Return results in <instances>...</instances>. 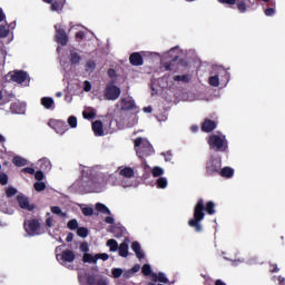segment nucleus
I'll list each match as a JSON object with an SVG mask.
<instances>
[{"label":"nucleus","instance_id":"f257e3e1","mask_svg":"<svg viewBox=\"0 0 285 285\" xmlns=\"http://www.w3.org/2000/svg\"><path fill=\"white\" fill-rule=\"evenodd\" d=\"M207 215H215V202L208 200L207 203L204 202V198H199L194 206V216L188 220V226L194 228L195 233H202L204 227L202 226V222H204Z\"/></svg>","mask_w":285,"mask_h":285},{"label":"nucleus","instance_id":"f03ea898","mask_svg":"<svg viewBox=\"0 0 285 285\" xmlns=\"http://www.w3.org/2000/svg\"><path fill=\"white\" fill-rule=\"evenodd\" d=\"M134 148L136 150V155L140 159H145V157H150L153 153H155V149L153 148V145L148 139L138 137L134 140Z\"/></svg>","mask_w":285,"mask_h":285},{"label":"nucleus","instance_id":"7ed1b4c3","mask_svg":"<svg viewBox=\"0 0 285 285\" xmlns=\"http://www.w3.org/2000/svg\"><path fill=\"white\" fill-rule=\"evenodd\" d=\"M207 144L209 148L216 153H224L228 148L226 136L210 135L207 139Z\"/></svg>","mask_w":285,"mask_h":285},{"label":"nucleus","instance_id":"20e7f679","mask_svg":"<svg viewBox=\"0 0 285 285\" xmlns=\"http://www.w3.org/2000/svg\"><path fill=\"white\" fill-rule=\"evenodd\" d=\"M218 3H223L224 6H236L240 14L246 13L248 8L255 6V2H252L250 0H218Z\"/></svg>","mask_w":285,"mask_h":285},{"label":"nucleus","instance_id":"39448f33","mask_svg":"<svg viewBox=\"0 0 285 285\" xmlns=\"http://www.w3.org/2000/svg\"><path fill=\"white\" fill-rule=\"evenodd\" d=\"M104 97L105 99H107V101H117V99L121 97V88H119L117 85H115L114 81H111L106 85Z\"/></svg>","mask_w":285,"mask_h":285},{"label":"nucleus","instance_id":"423d86ee","mask_svg":"<svg viewBox=\"0 0 285 285\" xmlns=\"http://www.w3.org/2000/svg\"><path fill=\"white\" fill-rule=\"evenodd\" d=\"M220 170H222V159L212 157L206 163L205 177H215V175H219Z\"/></svg>","mask_w":285,"mask_h":285},{"label":"nucleus","instance_id":"0eeeda50","mask_svg":"<svg viewBox=\"0 0 285 285\" xmlns=\"http://www.w3.org/2000/svg\"><path fill=\"white\" fill-rule=\"evenodd\" d=\"M23 228L30 237H36V235H40L39 230H41V222L37 218L26 220Z\"/></svg>","mask_w":285,"mask_h":285},{"label":"nucleus","instance_id":"6e6552de","mask_svg":"<svg viewBox=\"0 0 285 285\" xmlns=\"http://www.w3.org/2000/svg\"><path fill=\"white\" fill-rule=\"evenodd\" d=\"M56 258L59 264L66 266V264H72L77 259V255L72 249H65L61 254H57Z\"/></svg>","mask_w":285,"mask_h":285},{"label":"nucleus","instance_id":"1a4fd4ad","mask_svg":"<svg viewBox=\"0 0 285 285\" xmlns=\"http://www.w3.org/2000/svg\"><path fill=\"white\" fill-rule=\"evenodd\" d=\"M56 36L55 39L59 43V46H68V33H66V29L61 27V24L55 26Z\"/></svg>","mask_w":285,"mask_h":285},{"label":"nucleus","instance_id":"9d476101","mask_svg":"<svg viewBox=\"0 0 285 285\" xmlns=\"http://www.w3.org/2000/svg\"><path fill=\"white\" fill-rule=\"evenodd\" d=\"M8 77H10L11 81H14L16 83H30V76L23 70L14 71L13 73H9Z\"/></svg>","mask_w":285,"mask_h":285},{"label":"nucleus","instance_id":"9b49d317","mask_svg":"<svg viewBox=\"0 0 285 285\" xmlns=\"http://www.w3.org/2000/svg\"><path fill=\"white\" fill-rule=\"evenodd\" d=\"M17 202H18L20 208H22L23 210H29V212L35 210V205H30V200L28 199V197H26L23 195H18Z\"/></svg>","mask_w":285,"mask_h":285},{"label":"nucleus","instance_id":"f8f14e48","mask_svg":"<svg viewBox=\"0 0 285 285\" xmlns=\"http://www.w3.org/2000/svg\"><path fill=\"white\" fill-rule=\"evenodd\" d=\"M120 110H135L137 108V105L135 104V100L132 98H121L120 99Z\"/></svg>","mask_w":285,"mask_h":285},{"label":"nucleus","instance_id":"ddd939ff","mask_svg":"<svg viewBox=\"0 0 285 285\" xmlns=\"http://www.w3.org/2000/svg\"><path fill=\"white\" fill-rule=\"evenodd\" d=\"M86 285H108V281L101 276L97 278L95 275H88Z\"/></svg>","mask_w":285,"mask_h":285},{"label":"nucleus","instance_id":"4468645a","mask_svg":"<svg viewBox=\"0 0 285 285\" xmlns=\"http://www.w3.org/2000/svg\"><path fill=\"white\" fill-rule=\"evenodd\" d=\"M51 124H53V128L58 135H63L68 130V125L63 120H52Z\"/></svg>","mask_w":285,"mask_h":285},{"label":"nucleus","instance_id":"2eb2a0df","mask_svg":"<svg viewBox=\"0 0 285 285\" xmlns=\"http://www.w3.org/2000/svg\"><path fill=\"white\" fill-rule=\"evenodd\" d=\"M129 62L131 66H144V57L139 52H134L129 56Z\"/></svg>","mask_w":285,"mask_h":285},{"label":"nucleus","instance_id":"dca6fc26","mask_svg":"<svg viewBox=\"0 0 285 285\" xmlns=\"http://www.w3.org/2000/svg\"><path fill=\"white\" fill-rule=\"evenodd\" d=\"M217 128V122L212 119H205L202 125L203 132H213Z\"/></svg>","mask_w":285,"mask_h":285},{"label":"nucleus","instance_id":"f3484780","mask_svg":"<svg viewBox=\"0 0 285 285\" xmlns=\"http://www.w3.org/2000/svg\"><path fill=\"white\" fill-rule=\"evenodd\" d=\"M91 128L96 137H104V122L101 120L94 121Z\"/></svg>","mask_w":285,"mask_h":285},{"label":"nucleus","instance_id":"a211bd4d","mask_svg":"<svg viewBox=\"0 0 285 285\" xmlns=\"http://www.w3.org/2000/svg\"><path fill=\"white\" fill-rule=\"evenodd\" d=\"M131 250H134L138 259H144V257H146V254L141 249V245L139 244V242L131 243Z\"/></svg>","mask_w":285,"mask_h":285},{"label":"nucleus","instance_id":"6ab92c4d","mask_svg":"<svg viewBox=\"0 0 285 285\" xmlns=\"http://www.w3.org/2000/svg\"><path fill=\"white\" fill-rule=\"evenodd\" d=\"M10 111L13 115H23L26 112V106H22L20 102H12L10 105Z\"/></svg>","mask_w":285,"mask_h":285},{"label":"nucleus","instance_id":"aec40b11","mask_svg":"<svg viewBox=\"0 0 285 285\" xmlns=\"http://www.w3.org/2000/svg\"><path fill=\"white\" fill-rule=\"evenodd\" d=\"M40 104L47 110H52V108H55V99H52V97H42Z\"/></svg>","mask_w":285,"mask_h":285},{"label":"nucleus","instance_id":"412c9836","mask_svg":"<svg viewBox=\"0 0 285 285\" xmlns=\"http://www.w3.org/2000/svg\"><path fill=\"white\" fill-rule=\"evenodd\" d=\"M151 282H160V284H168L169 281L168 277H166V274L159 272L158 274H151Z\"/></svg>","mask_w":285,"mask_h":285},{"label":"nucleus","instance_id":"4be33fe9","mask_svg":"<svg viewBox=\"0 0 285 285\" xmlns=\"http://www.w3.org/2000/svg\"><path fill=\"white\" fill-rule=\"evenodd\" d=\"M119 175L121 177H126V179H130L135 177V169H132L131 167H124L119 170Z\"/></svg>","mask_w":285,"mask_h":285},{"label":"nucleus","instance_id":"5701e85b","mask_svg":"<svg viewBox=\"0 0 285 285\" xmlns=\"http://www.w3.org/2000/svg\"><path fill=\"white\" fill-rule=\"evenodd\" d=\"M83 119H95L97 117V111L95 108L89 107L85 111H82Z\"/></svg>","mask_w":285,"mask_h":285},{"label":"nucleus","instance_id":"b1692460","mask_svg":"<svg viewBox=\"0 0 285 285\" xmlns=\"http://www.w3.org/2000/svg\"><path fill=\"white\" fill-rule=\"evenodd\" d=\"M218 175H220V177H226L227 179H230V177L235 175V169L230 167H224L223 169H220Z\"/></svg>","mask_w":285,"mask_h":285},{"label":"nucleus","instance_id":"393cba45","mask_svg":"<svg viewBox=\"0 0 285 285\" xmlns=\"http://www.w3.org/2000/svg\"><path fill=\"white\" fill-rule=\"evenodd\" d=\"M96 210H97V213H101L102 215H112V213L110 212L108 206H106L102 203H97L96 204Z\"/></svg>","mask_w":285,"mask_h":285},{"label":"nucleus","instance_id":"a878e982","mask_svg":"<svg viewBox=\"0 0 285 285\" xmlns=\"http://www.w3.org/2000/svg\"><path fill=\"white\" fill-rule=\"evenodd\" d=\"M107 246L110 250V253H117L119 250V243H117L116 239H108L107 240Z\"/></svg>","mask_w":285,"mask_h":285},{"label":"nucleus","instance_id":"bb28decb","mask_svg":"<svg viewBox=\"0 0 285 285\" xmlns=\"http://www.w3.org/2000/svg\"><path fill=\"white\" fill-rule=\"evenodd\" d=\"M120 257H128V243L124 242L118 246Z\"/></svg>","mask_w":285,"mask_h":285},{"label":"nucleus","instance_id":"cd10ccee","mask_svg":"<svg viewBox=\"0 0 285 285\" xmlns=\"http://www.w3.org/2000/svg\"><path fill=\"white\" fill-rule=\"evenodd\" d=\"M79 61H81V56L79 55V52L71 50L70 51V62L72 66H77V63H79Z\"/></svg>","mask_w":285,"mask_h":285},{"label":"nucleus","instance_id":"c85d7f7f","mask_svg":"<svg viewBox=\"0 0 285 285\" xmlns=\"http://www.w3.org/2000/svg\"><path fill=\"white\" fill-rule=\"evenodd\" d=\"M12 164L18 166V168H21V166H26L28 164V160H26L23 157L16 156L12 159Z\"/></svg>","mask_w":285,"mask_h":285},{"label":"nucleus","instance_id":"c756f323","mask_svg":"<svg viewBox=\"0 0 285 285\" xmlns=\"http://www.w3.org/2000/svg\"><path fill=\"white\" fill-rule=\"evenodd\" d=\"M156 186L157 188L164 189L168 187V179H166V177H159L156 180Z\"/></svg>","mask_w":285,"mask_h":285},{"label":"nucleus","instance_id":"7c9ffc66","mask_svg":"<svg viewBox=\"0 0 285 285\" xmlns=\"http://www.w3.org/2000/svg\"><path fill=\"white\" fill-rule=\"evenodd\" d=\"M141 273L145 275V277H153V267H150L149 264H145L141 267Z\"/></svg>","mask_w":285,"mask_h":285},{"label":"nucleus","instance_id":"2f4dec72","mask_svg":"<svg viewBox=\"0 0 285 285\" xmlns=\"http://www.w3.org/2000/svg\"><path fill=\"white\" fill-rule=\"evenodd\" d=\"M89 230L87 227H78L77 228V235L78 237H82V239H86L88 237Z\"/></svg>","mask_w":285,"mask_h":285},{"label":"nucleus","instance_id":"473e14b6","mask_svg":"<svg viewBox=\"0 0 285 285\" xmlns=\"http://www.w3.org/2000/svg\"><path fill=\"white\" fill-rule=\"evenodd\" d=\"M67 228H69V230H77L79 228V222H77V219H71L67 223Z\"/></svg>","mask_w":285,"mask_h":285},{"label":"nucleus","instance_id":"72a5a7b5","mask_svg":"<svg viewBox=\"0 0 285 285\" xmlns=\"http://www.w3.org/2000/svg\"><path fill=\"white\" fill-rule=\"evenodd\" d=\"M209 86H213L214 88H217L219 86V76H210L208 80Z\"/></svg>","mask_w":285,"mask_h":285},{"label":"nucleus","instance_id":"f704fd0d","mask_svg":"<svg viewBox=\"0 0 285 285\" xmlns=\"http://www.w3.org/2000/svg\"><path fill=\"white\" fill-rule=\"evenodd\" d=\"M33 188H35V190H37V193H41L46 189V183L39 180L33 184Z\"/></svg>","mask_w":285,"mask_h":285},{"label":"nucleus","instance_id":"c9c22d12","mask_svg":"<svg viewBox=\"0 0 285 285\" xmlns=\"http://www.w3.org/2000/svg\"><path fill=\"white\" fill-rule=\"evenodd\" d=\"M63 8V1L55 0L51 4V10L59 11Z\"/></svg>","mask_w":285,"mask_h":285},{"label":"nucleus","instance_id":"e433bc0d","mask_svg":"<svg viewBox=\"0 0 285 285\" xmlns=\"http://www.w3.org/2000/svg\"><path fill=\"white\" fill-rule=\"evenodd\" d=\"M50 210H51V213H53V215H59L60 217H66V213H63L61 210V207H59V206H52L50 208Z\"/></svg>","mask_w":285,"mask_h":285},{"label":"nucleus","instance_id":"4c0bfd02","mask_svg":"<svg viewBox=\"0 0 285 285\" xmlns=\"http://www.w3.org/2000/svg\"><path fill=\"white\" fill-rule=\"evenodd\" d=\"M81 212L85 217H92V215L95 214V209L92 207H83Z\"/></svg>","mask_w":285,"mask_h":285},{"label":"nucleus","instance_id":"58836bf2","mask_svg":"<svg viewBox=\"0 0 285 285\" xmlns=\"http://www.w3.org/2000/svg\"><path fill=\"white\" fill-rule=\"evenodd\" d=\"M111 274L115 279H119V277L124 275V269L117 267L112 268Z\"/></svg>","mask_w":285,"mask_h":285},{"label":"nucleus","instance_id":"ea45409f","mask_svg":"<svg viewBox=\"0 0 285 285\" xmlns=\"http://www.w3.org/2000/svg\"><path fill=\"white\" fill-rule=\"evenodd\" d=\"M153 177H161L164 169L161 167H154L151 170Z\"/></svg>","mask_w":285,"mask_h":285},{"label":"nucleus","instance_id":"a19ab883","mask_svg":"<svg viewBox=\"0 0 285 285\" xmlns=\"http://www.w3.org/2000/svg\"><path fill=\"white\" fill-rule=\"evenodd\" d=\"M174 81H184V83H188V81H190V78L188 77V75L175 76Z\"/></svg>","mask_w":285,"mask_h":285},{"label":"nucleus","instance_id":"79ce46f5","mask_svg":"<svg viewBox=\"0 0 285 285\" xmlns=\"http://www.w3.org/2000/svg\"><path fill=\"white\" fill-rule=\"evenodd\" d=\"M10 35V29L6 26H0V38L4 39V37H8Z\"/></svg>","mask_w":285,"mask_h":285},{"label":"nucleus","instance_id":"37998d69","mask_svg":"<svg viewBox=\"0 0 285 285\" xmlns=\"http://www.w3.org/2000/svg\"><path fill=\"white\" fill-rule=\"evenodd\" d=\"M95 68H97V62H95V60H89V61H87V63H86V70L87 71H94L95 70Z\"/></svg>","mask_w":285,"mask_h":285},{"label":"nucleus","instance_id":"c03bdc74","mask_svg":"<svg viewBox=\"0 0 285 285\" xmlns=\"http://www.w3.org/2000/svg\"><path fill=\"white\" fill-rule=\"evenodd\" d=\"M14 99V94L9 92L3 97V101L1 102L2 106H6V104H10V100Z\"/></svg>","mask_w":285,"mask_h":285},{"label":"nucleus","instance_id":"a18cd8bd","mask_svg":"<svg viewBox=\"0 0 285 285\" xmlns=\"http://www.w3.org/2000/svg\"><path fill=\"white\" fill-rule=\"evenodd\" d=\"M6 195H7L8 199H10V197H14V195H17V188H14V187L7 188Z\"/></svg>","mask_w":285,"mask_h":285},{"label":"nucleus","instance_id":"49530a36","mask_svg":"<svg viewBox=\"0 0 285 285\" xmlns=\"http://www.w3.org/2000/svg\"><path fill=\"white\" fill-rule=\"evenodd\" d=\"M0 184L1 186H7L8 184V175L3 171H0Z\"/></svg>","mask_w":285,"mask_h":285},{"label":"nucleus","instance_id":"de8ad7c7","mask_svg":"<svg viewBox=\"0 0 285 285\" xmlns=\"http://www.w3.org/2000/svg\"><path fill=\"white\" fill-rule=\"evenodd\" d=\"M68 124H69L70 128H77V117L70 116L68 118Z\"/></svg>","mask_w":285,"mask_h":285},{"label":"nucleus","instance_id":"09e8293b","mask_svg":"<svg viewBox=\"0 0 285 285\" xmlns=\"http://www.w3.org/2000/svg\"><path fill=\"white\" fill-rule=\"evenodd\" d=\"M92 259V254L85 253L82 256V262L85 264H90V261Z\"/></svg>","mask_w":285,"mask_h":285},{"label":"nucleus","instance_id":"8fccbe9b","mask_svg":"<svg viewBox=\"0 0 285 285\" xmlns=\"http://www.w3.org/2000/svg\"><path fill=\"white\" fill-rule=\"evenodd\" d=\"M35 179H37V181H43V171H35Z\"/></svg>","mask_w":285,"mask_h":285},{"label":"nucleus","instance_id":"3c124183","mask_svg":"<svg viewBox=\"0 0 285 285\" xmlns=\"http://www.w3.org/2000/svg\"><path fill=\"white\" fill-rule=\"evenodd\" d=\"M83 90L85 92H90V90H92V85L90 83V81L86 80L83 82Z\"/></svg>","mask_w":285,"mask_h":285},{"label":"nucleus","instance_id":"603ef678","mask_svg":"<svg viewBox=\"0 0 285 285\" xmlns=\"http://www.w3.org/2000/svg\"><path fill=\"white\" fill-rule=\"evenodd\" d=\"M21 173H27V175H35V168L26 167V168L21 169Z\"/></svg>","mask_w":285,"mask_h":285},{"label":"nucleus","instance_id":"864d4df0","mask_svg":"<svg viewBox=\"0 0 285 285\" xmlns=\"http://www.w3.org/2000/svg\"><path fill=\"white\" fill-rule=\"evenodd\" d=\"M139 271H141V265L136 264L132 266V268H130V272L132 273V275H135V273H139Z\"/></svg>","mask_w":285,"mask_h":285},{"label":"nucleus","instance_id":"5fc2aeb1","mask_svg":"<svg viewBox=\"0 0 285 285\" xmlns=\"http://www.w3.org/2000/svg\"><path fill=\"white\" fill-rule=\"evenodd\" d=\"M273 14H275V9L274 8L265 9V16L266 17H273Z\"/></svg>","mask_w":285,"mask_h":285},{"label":"nucleus","instance_id":"6e6d98bb","mask_svg":"<svg viewBox=\"0 0 285 285\" xmlns=\"http://www.w3.org/2000/svg\"><path fill=\"white\" fill-rule=\"evenodd\" d=\"M97 255H98V259H102V262H108V259L110 258V256L106 253L97 254Z\"/></svg>","mask_w":285,"mask_h":285},{"label":"nucleus","instance_id":"4d7b16f0","mask_svg":"<svg viewBox=\"0 0 285 285\" xmlns=\"http://www.w3.org/2000/svg\"><path fill=\"white\" fill-rule=\"evenodd\" d=\"M122 277L125 279H130V277H132V272L130 269L126 271L125 273L122 272Z\"/></svg>","mask_w":285,"mask_h":285},{"label":"nucleus","instance_id":"13d9d810","mask_svg":"<svg viewBox=\"0 0 285 285\" xmlns=\"http://www.w3.org/2000/svg\"><path fill=\"white\" fill-rule=\"evenodd\" d=\"M108 77H110V79H115V77H117V71L115 69H108Z\"/></svg>","mask_w":285,"mask_h":285},{"label":"nucleus","instance_id":"bf43d9fd","mask_svg":"<svg viewBox=\"0 0 285 285\" xmlns=\"http://www.w3.org/2000/svg\"><path fill=\"white\" fill-rule=\"evenodd\" d=\"M163 67L165 68V70L169 71V72H173V63L170 62H165L163 65Z\"/></svg>","mask_w":285,"mask_h":285},{"label":"nucleus","instance_id":"052dcab7","mask_svg":"<svg viewBox=\"0 0 285 285\" xmlns=\"http://www.w3.org/2000/svg\"><path fill=\"white\" fill-rule=\"evenodd\" d=\"M80 250H82V253H88L90 250L88 248V243H81Z\"/></svg>","mask_w":285,"mask_h":285},{"label":"nucleus","instance_id":"680f3d73","mask_svg":"<svg viewBox=\"0 0 285 285\" xmlns=\"http://www.w3.org/2000/svg\"><path fill=\"white\" fill-rule=\"evenodd\" d=\"M165 161H173V154L170 151H167L164 154Z\"/></svg>","mask_w":285,"mask_h":285},{"label":"nucleus","instance_id":"e2e57ef3","mask_svg":"<svg viewBox=\"0 0 285 285\" xmlns=\"http://www.w3.org/2000/svg\"><path fill=\"white\" fill-rule=\"evenodd\" d=\"M271 273H279V267H277V264L271 265Z\"/></svg>","mask_w":285,"mask_h":285},{"label":"nucleus","instance_id":"0e129e2a","mask_svg":"<svg viewBox=\"0 0 285 285\" xmlns=\"http://www.w3.org/2000/svg\"><path fill=\"white\" fill-rule=\"evenodd\" d=\"M105 223L106 224H115V218H112V216H107V217H105Z\"/></svg>","mask_w":285,"mask_h":285},{"label":"nucleus","instance_id":"69168bd1","mask_svg":"<svg viewBox=\"0 0 285 285\" xmlns=\"http://www.w3.org/2000/svg\"><path fill=\"white\" fill-rule=\"evenodd\" d=\"M52 222H53L52 217H48V218L46 219V226H47L48 228H52Z\"/></svg>","mask_w":285,"mask_h":285},{"label":"nucleus","instance_id":"338daca9","mask_svg":"<svg viewBox=\"0 0 285 285\" xmlns=\"http://www.w3.org/2000/svg\"><path fill=\"white\" fill-rule=\"evenodd\" d=\"M86 37V33L83 31L76 32V39H83Z\"/></svg>","mask_w":285,"mask_h":285},{"label":"nucleus","instance_id":"774afa93","mask_svg":"<svg viewBox=\"0 0 285 285\" xmlns=\"http://www.w3.org/2000/svg\"><path fill=\"white\" fill-rule=\"evenodd\" d=\"M72 239H75V234L69 233V234L67 235V237H66V242H67V243H70V242H72Z\"/></svg>","mask_w":285,"mask_h":285}]
</instances>
